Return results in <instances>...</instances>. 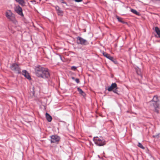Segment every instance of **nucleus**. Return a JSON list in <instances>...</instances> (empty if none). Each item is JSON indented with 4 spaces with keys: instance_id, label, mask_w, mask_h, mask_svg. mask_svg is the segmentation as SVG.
<instances>
[{
    "instance_id": "8",
    "label": "nucleus",
    "mask_w": 160,
    "mask_h": 160,
    "mask_svg": "<svg viewBox=\"0 0 160 160\" xmlns=\"http://www.w3.org/2000/svg\"><path fill=\"white\" fill-rule=\"evenodd\" d=\"M51 143H57L60 140V137L57 135H52L50 136Z\"/></svg>"
},
{
    "instance_id": "24",
    "label": "nucleus",
    "mask_w": 160,
    "mask_h": 160,
    "mask_svg": "<svg viewBox=\"0 0 160 160\" xmlns=\"http://www.w3.org/2000/svg\"><path fill=\"white\" fill-rule=\"evenodd\" d=\"M61 2L62 3H64L66 4L67 5V3L65 2L63 0H61Z\"/></svg>"
},
{
    "instance_id": "2",
    "label": "nucleus",
    "mask_w": 160,
    "mask_h": 160,
    "mask_svg": "<svg viewBox=\"0 0 160 160\" xmlns=\"http://www.w3.org/2000/svg\"><path fill=\"white\" fill-rule=\"evenodd\" d=\"M150 103L151 106L154 109L155 112L157 113H158L160 106L158 96H154L153 99L150 102Z\"/></svg>"
},
{
    "instance_id": "1",
    "label": "nucleus",
    "mask_w": 160,
    "mask_h": 160,
    "mask_svg": "<svg viewBox=\"0 0 160 160\" xmlns=\"http://www.w3.org/2000/svg\"><path fill=\"white\" fill-rule=\"evenodd\" d=\"M35 74L39 78L43 79L48 78L50 73L48 68H45L41 65H37L35 68Z\"/></svg>"
},
{
    "instance_id": "14",
    "label": "nucleus",
    "mask_w": 160,
    "mask_h": 160,
    "mask_svg": "<svg viewBox=\"0 0 160 160\" xmlns=\"http://www.w3.org/2000/svg\"><path fill=\"white\" fill-rule=\"evenodd\" d=\"M15 1L18 3L22 6H24L25 5V2L24 0H15Z\"/></svg>"
},
{
    "instance_id": "13",
    "label": "nucleus",
    "mask_w": 160,
    "mask_h": 160,
    "mask_svg": "<svg viewBox=\"0 0 160 160\" xmlns=\"http://www.w3.org/2000/svg\"><path fill=\"white\" fill-rule=\"evenodd\" d=\"M153 29L157 33V34L158 35V37L160 38V30L159 28L157 27H156L154 28V29L153 28Z\"/></svg>"
},
{
    "instance_id": "21",
    "label": "nucleus",
    "mask_w": 160,
    "mask_h": 160,
    "mask_svg": "<svg viewBox=\"0 0 160 160\" xmlns=\"http://www.w3.org/2000/svg\"><path fill=\"white\" fill-rule=\"evenodd\" d=\"M160 135V133H158L156 134V135H154L153 136V137L156 138H158L159 137Z\"/></svg>"
},
{
    "instance_id": "17",
    "label": "nucleus",
    "mask_w": 160,
    "mask_h": 160,
    "mask_svg": "<svg viewBox=\"0 0 160 160\" xmlns=\"http://www.w3.org/2000/svg\"><path fill=\"white\" fill-rule=\"evenodd\" d=\"M131 11L132 12L137 15H139V12L135 9H131Z\"/></svg>"
},
{
    "instance_id": "11",
    "label": "nucleus",
    "mask_w": 160,
    "mask_h": 160,
    "mask_svg": "<svg viewBox=\"0 0 160 160\" xmlns=\"http://www.w3.org/2000/svg\"><path fill=\"white\" fill-rule=\"evenodd\" d=\"M21 73L28 80H31V79L29 73L26 70H22Z\"/></svg>"
},
{
    "instance_id": "26",
    "label": "nucleus",
    "mask_w": 160,
    "mask_h": 160,
    "mask_svg": "<svg viewBox=\"0 0 160 160\" xmlns=\"http://www.w3.org/2000/svg\"><path fill=\"white\" fill-rule=\"evenodd\" d=\"M72 80H75V78H74V77H72Z\"/></svg>"
},
{
    "instance_id": "16",
    "label": "nucleus",
    "mask_w": 160,
    "mask_h": 160,
    "mask_svg": "<svg viewBox=\"0 0 160 160\" xmlns=\"http://www.w3.org/2000/svg\"><path fill=\"white\" fill-rule=\"evenodd\" d=\"M77 90L79 92V93L83 96L85 95V93L79 87L77 88Z\"/></svg>"
},
{
    "instance_id": "15",
    "label": "nucleus",
    "mask_w": 160,
    "mask_h": 160,
    "mask_svg": "<svg viewBox=\"0 0 160 160\" xmlns=\"http://www.w3.org/2000/svg\"><path fill=\"white\" fill-rule=\"evenodd\" d=\"M46 118L47 121L49 122H50L52 120V117L48 113H46Z\"/></svg>"
},
{
    "instance_id": "27",
    "label": "nucleus",
    "mask_w": 160,
    "mask_h": 160,
    "mask_svg": "<svg viewBox=\"0 0 160 160\" xmlns=\"http://www.w3.org/2000/svg\"><path fill=\"white\" fill-rule=\"evenodd\" d=\"M60 59L61 60H62V58L61 57V55L60 56Z\"/></svg>"
},
{
    "instance_id": "23",
    "label": "nucleus",
    "mask_w": 160,
    "mask_h": 160,
    "mask_svg": "<svg viewBox=\"0 0 160 160\" xmlns=\"http://www.w3.org/2000/svg\"><path fill=\"white\" fill-rule=\"evenodd\" d=\"M75 80L77 83H78L80 82L78 78L75 79Z\"/></svg>"
},
{
    "instance_id": "5",
    "label": "nucleus",
    "mask_w": 160,
    "mask_h": 160,
    "mask_svg": "<svg viewBox=\"0 0 160 160\" xmlns=\"http://www.w3.org/2000/svg\"><path fill=\"white\" fill-rule=\"evenodd\" d=\"M10 68L16 74H19L21 73V69L18 65L16 63H15L12 64L10 66Z\"/></svg>"
},
{
    "instance_id": "9",
    "label": "nucleus",
    "mask_w": 160,
    "mask_h": 160,
    "mask_svg": "<svg viewBox=\"0 0 160 160\" xmlns=\"http://www.w3.org/2000/svg\"><path fill=\"white\" fill-rule=\"evenodd\" d=\"M103 54L104 57L107 58L109 59L114 63H116V61H115V59H114L113 57L111 56L109 54H108L106 52H104L103 53Z\"/></svg>"
},
{
    "instance_id": "18",
    "label": "nucleus",
    "mask_w": 160,
    "mask_h": 160,
    "mask_svg": "<svg viewBox=\"0 0 160 160\" xmlns=\"http://www.w3.org/2000/svg\"><path fill=\"white\" fill-rule=\"evenodd\" d=\"M138 146L141 148L144 149V148L143 146V145L141 144L140 142H138Z\"/></svg>"
},
{
    "instance_id": "6",
    "label": "nucleus",
    "mask_w": 160,
    "mask_h": 160,
    "mask_svg": "<svg viewBox=\"0 0 160 160\" xmlns=\"http://www.w3.org/2000/svg\"><path fill=\"white\" fill-rule=\"evenodd\" d=\"M77 42L78 44H80L82 45H86L89 44L88 41L80 37H78L77 38Z\"/></svg>"
},
{
    "instance_id": "19",
    "label": "nucleus",
    "mask_w": 160,
    "mask_h": 160,
    "mask_svg": "<svg viewBox=\"0 0 160 160\" xmlns=\"http://www.w3.org/2000/svg\"><path fill=\"white\" fill-rule=\"evenodd\" d=\"M117 89H118V88L117 87L116 88H115L114 89H113L112 91H113V92L115 93H116L118 94V90H117Z\"/></svg>"
},
{
    "instance_id": "3",
    "label": "nucleus",
    "mask_w": 160,
    "mask_h": 160,
    "mask_svg": "<svg viewBox=\"0 0 160 160\" xmlns=\"http://www.w3.org/2000/svg\"><path fill=\"white\" fill-rule=\"evenodd\" d=\"M5 15L9 21H11L15 24H16L17 22L15 15L12 13L11 10H7L5 12Z\"/></svg>"
},
{
    "instance_id": "12",
    "label": "nucleus",
    "mask_w": 160,
    "mask_h": 160,
    "mask_svg": "<svg viewBox=\"0 0 160 160\" xmlns=\"http://www.w3.org/2000/svg\"><path fill=\"white\" fill-rule=\"evenodd\" d=\"M117 87V84L115 83H112L111 85V86L108 87L107 90L108 91H112L113 89H114L115 88H116Z\"/></svg>"
},
{
    "instance_id": "20",
    "label": "nucleus",
    "mask_w": 160,
    "mask_h": 160,
    "mask_svg": "<svg viewBox=\"0 0 160 160\" xmlns=\"http://www.w3.org/2000/svg\"><path fill=\"white\" fill-rule=\"evenodd\" d=\"M116 18L118 20V21L120 22H122V18L119 17L118 16H116Z\"/></svg>"
},
{
    "instance_id": "22",
    "label": "nucleus",
    "mask_w": 160,
    "mask_h": 160,
    "mask_svg": "<svg viewBox=\"0 0 160 160\" xmlns=\"http://www.w3.org/2000/svg\"><path fill=\"white\" fill-rule=\"evenodd\" d=\"M71 69L72 70H75L77 69V67L75 66H72L71 67Z\"/></svg>"
},
{
    "instance_id": "25",
    "label": "nucleus",
    "mask_w": 160,
    "mask_h": 160,
    "mask_svg": "<svg viewBox=\"0 0 160 160\" xmlns=\"http://www.w3.org/2000/svg\"><path fill=\"white\" fill-rule=\"evenodd\" d=\"M82 0H75V1L77 2H80L82 1Z\"/></svg>"
},
{
    "instance_id": "7",
    "label": "nucleus",
    "mask_w": 160,
    "mask_h": 160,
    "mask_svg": "<svg viewBox=\"0 0 160 160\" xmlns=\"http://www.w3.org/2000/svg\"><path fill=\"white\" fill-rule=\"evenodd\" d=\"M14 11L19 15L21 17H23L24 15L22 12V8L19 6H15L14 8Z\"/></svg>"
},
{
    "instance_id": "4",
    "label": "nucleus",
    "mask_w": 160,
    "mask_h": 160,
    "mask_svg": "<svg viewBox=\"0 0 160 160\" xmlns=\"http://www.w3.org/2000/svg\"><path fill=\"white\" fill-rule=\"evenodd\" d=\"M93 141L96 145L99 146H103L106 144V141L102 137H94Z\"/></svg>"
},
{
    "instance_id": "10",
    "label": "nucleus",
    "mask_w": 160,
    "mask_h": 160,
    "mask_svg": "<svg viewBox=\"0 0 160 160\" xmlns=\"http://www.w3.org/2000/svg\"><path fill=\"white\" fill-rule=\"evenodd\" d=\"M56 10L58 15L62 16L63 14V12L58 6L55 7Z\"/></svg>"
}]
</instances>
